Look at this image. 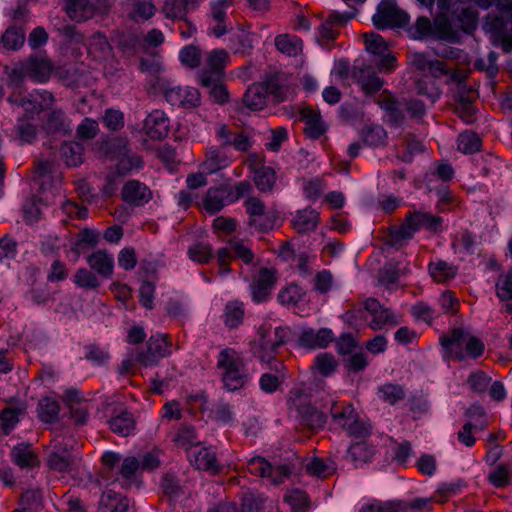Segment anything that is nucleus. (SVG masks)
Returning <instances> with one entry per match:
<instances>
[{
	"mask_svg": "<svg viewBox=\"0 0 512 512\" xmlns=\"http://www.w3.org/2000/svg\"><path fill=\"white\" fill-rule=\"evenodd\" d=\"M216 367L220 371L223 388L228 392L244 389L252 379L246 359L233 348L226 347L218 353Z\"/></svg>",
	"mask_w": 512,
	"mask_h": 512,
	"instance_id": "obj_1",
	"label": "nucleus"
},
{
	"mask_svg": "<svg viewBox=\"0 0 512 512\" xmlns=\"http://www.w3.org/2000/svg\"><path fill=\"white\" fill-rule=\"evenodd\" d=\"M368 69L361 59H355L353 64L348 59H340L335 64L334 73L341 80L351 78L365 96H374L382 89L384 81L382 78L369 75L368 73L373 72H369Z\"/></svg>",
	"mask_w": 512,
	"mask_h": 512,
	"instance_id": "obj_2",
	"label": "nucleus"
},
{
	"mask_svg": "<svg viewBox=\"0 0 512 512\" xmlns=\"http://www.w3.org/2000/svg\"><path fill=\"white\" fill-rule=\"evenodd\" d=\"M331 418L349 437L364 439L371 434V422L359 416L352 403H333L330 409Z\"/></svg>",
	"mask_w": 512,
	"mask_h": 512,
	"instance_id": "obj_3",
	"label": "nucleus"
},
{
	"mask_svg": "<svg viewBox=\"0 0 512 512\" xmlns=\"http://www.w3.org/2000/svg\"><path fill=\"white\" fill-rule=\"evenodd\" d=\"M243 206L247 215V226L257 233H269L282 223L280 212L275 208L266 209L264 202L257 197H248Z\"/></svg>",
	"mask_w": 512,
	"mask_h": 512,
	"instance_id": "obj_4",
	"label": "nucleus"
},
{
	"mask_svg": "<svg viewBox=\"0 0 512 512\" xmlns=\"http://www.w3.org/2000/svg\"><path fill=\"white\" fill-rule=\"evenodd\" d=\"M250 189L251 185L247 181H240L235 186L222 184L218 187H210L203 198V208L208 214L214 215L226 205L237 202L248 194Z\"/></svg>",
	"mask_w": 512,
	"mask_h": 512,
	"instance_id": "obj_5",
	"label": "nucleus"
},
{
	"mask_svg": "<svg viewBox=\"0 0 512 512\" xmlns=\"http://www.w3.org/2000/svg\"><path fill=\"white\" fill-rule=\"evenodd\" d=\"M289 409L296 411V419L304 430L323 429L327 415L310 403L309 397L300 390L292 391L288 400Z\"/></svg>",
	"mask_w": 512,
	"mask_h": 512,
	"instance_id": "obj_6",
	"label": "nucleus"
},
{
	"mask_svg": "<svg viewBox=\"0 0 512 512\" xmlns=\"http://www.w3.org/2000/svg\"><path fill=\"white\" fill-rule=\"evenodd\" d=\"M258 343L252 348L261 362L270 363L291 337V329L286 326L276 327L273 331L260 327Z\"/></svg>",
	"mask_w": 512,
	"mask_h": 512,
	"instance_id": "obj_7",
	"label": "nucleus"
},
{
	"mask_svg": "<svg viewBox=\"0 0 512 512\" xmlns=\"http://www.w3.org/2000/svg\"><path fill=\"white\" fill-rule=\"evenodd\" d=\"M440 344L459 361L465 359V354L460 349L462 345H465L466 354L474 359L480 357L485 349L479 338L465 334L460 328H454L450 334L441 336Z\"/></svg>",
	"mask_w": 512,
	"mask_h": 512,
	"instance_id": "obj_8",
	"label": "nucleus"
},
{
	"mask_svg": "<svg viewBox=\"0 0 512 512\" xmlns=\"http://www.w3.org/2000/svg\"><path fill=\"white\" fill-rule=\"evenodd\" d=\"M405 111L411 118L420 121L426 114V107L420 100L396 101L386 90V116L391 128H401L406 122Z\"/></svg>",
	"mask_w": 512,
	"mask_h": 512,
	"instance_id": "obj_9",
	"label": "nucleus"
},
{
	"mask_svg": "<svg viewBox=\"0 0 512 512\" xmlns=\"http://www.w3.org/2000/svg\"><path fill=\"white\" fill-rule=\"evenodd\" d=\"M507 19L488 14L484 29L494 46L502 47L504 52L512 51V0L511 8H506Z\"/></svg>",
	"mask_w": 512,
	"mask_h": 512,
	"instance_id": "obj_10",
	"label": "nucleus"
},
{
	"mask_svg": "<svg viewBox=\"0 0 512 512\" xmlns=\"http://www.w3.org/2000/svg\"><path fill=\"white\" fill-rule=\"evenodd\" d=\"M365 54L358 57L364 63L365 68H369V75L372 77L381 78L380 75L384 72V37L375 32L364 33L362 35Z\"/></svg>",
	"mask_w": 512,
	"mask_h": 512,
	"instance_id": "obj_11",
	"label": "nucleus"
},
{
	"mask_svg": "<svg viewBox=\"0 0 512 512\" xmlns=\"http://www.w3.org/2000/svg\"><path fill=\"white\" fill-rule=\"evenodd\" d=\"M217 264L219 273L225 275L230 273V263L232 259L241 260L245 265H251L255 261V254L250 247L245 245L239 238H233L229 241V247H222L217 251Z\"/></svg>",
	"mask_w": 512,
	"mask_h": 512,
	"instance_id": "obj_12",
	"label": "nucleus"
},
{
	"mask_svg": "<svg viewBox=\"0 0 512 512\" xmlns=\"http://www.w3.org/2000/svg\"><path fill=\"white\" fill-rule=\"evenodd\" d=\"M110 5L107 0H65V11L71 20L86 21L97 15L109 12Z\"/></svg>",
	"mask_w": 512,
	"mask_h": 512,
	"instance_id": "obj_13",
	"label": "nucleus"
},
{
	"mask_svg": "<svg viewBox=\"0 0 512 512\" xmlns=\"http://www.w3.org/2000/svg\"><path fill=\"white\" fill-rule=\"evenodd\" d=\"M171 345L168 334L152 335L146 343V349L137 353L136 361L145 367L153 366L171 354Z\"/></svg>",
	"mask_w": 512,
	"mask_h": 512,
	"instance_id": "obj_14",
	"label": "nucleus"
},
{
	"mask_svg": "<svg viewBox=\"0 0 512 512\" xmlns=\"http://www.w3.org/2000/svg\"><path fill=\"white\" fill-rule=\"evenodd\" d=\"M229 62V54L224 49H213L205 59V65L198 74L199 84L208 85L221 80L225 67Z\"/></svg>",
	"mask_w": 512,
	"mask_h": 512,
	"instance_id": "obj_15",
	"label": "nucleus"
},
{
	"mask_svg": "<svg viewBox=\"0 0 512 512\" xmlns=\"http://www.w3.org/2000/svg\"><path fill=\"white\" fill-rule=\"evenodd\" d=\"M163 94L172 106L192 109L200 105L201 97L198 89L190 86L180 87L170 83L163 85Z\"/></svg>",
	"mask_w": 512,
	"mask_h": 512,
	"instance_id": "obj_16",
	"label": "nucleus"
},
{
	"mask_svg": "<svg viewBox=\"0 0 512 512\" xmlns=\"http://www.w3.org/2000/svg\"><path fill=\"white\" fill-rule=\"evenodd\" d=\"M276 283L277 270L275 268L261 267L250 285L253 302L262 303L267 301Z\"/></svg>",
	"mask_w": 512,
	"mask_h": 512,
	"instance_id": "obj_17",
	"label": "nucleus"
},
{
	"mask_svg": "<svg viewBox=\"0 0 512 512\" xmlns=\"http://www.w3.org/2000/svg\"><path fill=\"white\" fill-rule=\"evenodd\" d=\"M233 0H212L208 15L210 26L208 34L216 38L224 36L228 32V10L232 7Z\"/></svg>",
	"mask_w": 512,
	"mask_h": 512,
	"instance_id": "obj_18",
	"label": "nucleus"
},
{
	"mask_svg": "<svg viewBox=\"0 0 512 512\" xmlns=\"http://www.w3.org/2000/svg\"><path fill=\"white\" fill-rule=\"evenodd\" d=\"M215 136L219 146L227 150L232 147L236 151L247 152L252 147V140L244 132L233 131L226 124L217 126Z\"/></svg>",
	"mask_w": 512,
	"mask_h": 512,
	"instance_id": "obj_19",
	"label": "nucleus"
},
{
	"mask_svg": "<svg viewBox=\"0 0 512 512\" xmlns=\"http://www.w3.org/2000/svg\"><path fill=\"white\" fill-rule=\"evenodd\" d=\"M334 334L329 328H313L303 329L300 333L297 343L300 347L308 350L324 349L333 341Z\"/></svg>",
	"mask_w": 512,
	"mask_h": 512,
	"instance_id": "obj_20",
	"label": "nucleus"
},
{
	"mask_svg": "<svg viewBox=\"0 0 512 512\" xmlns=\"http://www.w3.org/2000/svg\"><path fill=\"white\" fill-rule=\"evenodd\" d=\"M121 197L127 204L133 207H141L152 199V191L146 184L133 179L124 184Z\"/></svg>",
	"mask_w": 512,
	"mask_h": 512,
	"instance_id": "obj_21",
	"label": "nucleus"
},
{
	"mask_svg": "<svg viewBox=\"0 0 512 512\" xmlns=\"http://www.w3.org/2000/svg\"><path fill=\"white\" fill-rule=\"evenodd\" d=\"M406 220L410 223L413 232L424 228L432 233H439L443 230V218L422 210L409 211Z\"/></svg>",
	"mask_w": 512,
	"mask_h": 512,
	"instance_id": "obj_22",
	"label": "nucleus"
},
{
	"mask_svg": "<svg viewBox=\"0 0 512 512\" xmlns=\"http://www.w3.org/2000/svg\"><path fill=\"white\" fill-rule=\"evenodd\" d=\"M170 120L164 111L155 109L144 120V131L152 140H162L167 137Z\"/></svg>",
	"mask_w": 512,
	"mask_h": 512,
	"instance_id": "obj_23",
	"label": "nucleus"
},
{
	"mask_svg": "<svg viewBox=\"0 0 512 512\" xmlns=\"http://www.w3.org/2000/svg\"><path fill=\"white\" fill-rule=\"evenodd\" d=\"M233 155L221 146H211L206 151L203 169L207 174H214L227 168L232 162Z\"/></svg>",
	"mask_w": 512,
	"mask_h": 512,
	"instance_id": "obj_24",
	"label": "nucleus"
},
{
	"mask_svg": "<svg viewBox=\"0 0 512 512\" xmlns=\"http://www.w3.org/2000/svg\"><path fill=\"white\" fill-rule=\"evenodd\" d=\"M414 234L410 223H408L405 217L400 225L390 226L386 230V248L390 247L399 250L409 243Z\"/></svg>",
	"mask_w": 512,
	"mask_h": 512,
	"instance_id": "obj_25",
	"label": "nucleus"
},
{
	"mask_svg": "<svg viewBox=\"0 0 512 512\" xmlns=\"http://www.w3.org/2000/svg\"><path fill=\"white\" fill-rule=\"evenodd\" d=\"M90 269L103 279H110L114 271V258L107 250H97L86 258Z\"/></svg>",
	"mask_w": 512,
	"mask_h": 512,
	"instance_id": "obj_26",
	"label": "nucleus"
},
{
	"mask_svg": "<svg viewBox=\"0 0 512 512\" xmlns=\"http://www.w3.org/2000/svg\"><path fill=\"white\" fill-rule=\"evenodd\" d=\"M267 90V98L272 102L279 104L287 99L289 87L286 79L279 73L267 76L263 81L259 82Z\"/></svg>",
	"mask_w": 512,
	"mask_h": 512,
	"instance_id": "obj_27",
	"label": "nucleus"
},
{
	"mask_svg": "<svg viewBox=\"0 0 512 512\" xmlns=\"http://www.w3.org/2000/svg\"><path fill=\"white\" fill-rule=\"evenodd\" d=\"M320 223V214L311 207L297 210L292 219V227L299 234H307L314 231Z\"/></svg>",
	"mask_w": 512,
	"mask_h": 512,
	"instance_id": "obj_28",
	"label": "nucleus"
},
{
	"mask_svg": "<svg viewBox=\"0 0 512 512\" xmlns=\"http://www.w3.org/2000/svg\"><path fill=\"white\" fill-rule=\"evenodd\" d=\"M24 64L28 78L35 82H45L49 79L52 65L46 57L30 56Z\"/></svg>",
	"mask_w": 512,
	"mask_h": 512,
	"instance_id": "obj_29",
	"label": "nucleus"
},
{
	"mask_svg": "<svg viewBox=\"0 0 512 512\" xmlns=\"http://www.w3.org/2000/svg\"><path fill=\"white\" fill-rule=\"evenodd\" d=\"M192 462L198 470L209 472L211 475L219 474L222 469L213 447H201L198 449L193 454Z\"/></svg>",
	"mask_w": 512,
	"mask_h": 512,
	"instance_id": "obj_30",
	"label": "nucleus"
},
{
	"mask_svg": "<svg viewBox=\"0 0 512 512\" xmlns=\"http://www.w3.org/2000/svg\"><path fill=\"white\" fill-rule=\"evenodd\" d=\"M43 129L50 135H68L72 128L62 109H52L43 123Z\"/></svg>",
	"mask_w": 512,
	"mask_h": 512,
	"instance_id": "obj_31",
	"label": "nucleus"
},
{
	"mask_svg": "<svg viewBox=\"0 0 512 512\" xmlns=\"http://www.w3.org/2000/svg\"><path fill=\"white\" fill-rule=\"evenodd\" d=\"M249 167L254 173V183L261 192H269L276 183V172L273 168L265 165H259L256 161L250 159Z\"/></svg>",
	"mask_w": 512,
	"mask_h": 512,
	"instance_id": "obj_32",
	"label": "nucleus"
},
{
	"mask_svg": "<svg viewBox=\"0 0 512 512\" xmlns=\"http://www.w3.org/2000/svg\"><path fill=\"white\" fill-rule=\"evenodd\" d=\"M363 320L373 330L384 328V308L376 298H367L364 302Z\"/></svg>",
	"mask_w": 512,
	"mask_h": 512,
	"instance_id": "obj_33",
	"label": "nucleus"
},
{
	"mask_svg": "<svg viewBox=\"0 0 512 512\" xmlns=\"http://www.w3.org/2000/svg\"><path fill=\"white\" fill-rule=\"evenodd\" d=\"M243 104L251 111H261L267 106V90L259 82L251 84L242 98Z\"/></svg>",
	"mask_w": 512,
	"mask_h": 512,
	"instance_id": "obj_34",
	"label": "nucleus"
},
{
	"mask_svg": "<svg viewBox=\"0 0 512 512\" xmlns=\"http://www.w3.org/2000/svg\"><path fill=\"white\" fill-rule=\"evenodd\" d=\"M140 469L139 459L134 456L124 458L114 483H119L126 489L130 488L136 482V474Z\"/></svg>",
	"mask_w": 512,
	"mask_h": 512,
	"instance_id": "obj_35",
	"label": "nucleus"
},
{
	"mask_svg": "<svg viewBox=\"0 0 512 512\" xmlns=\"http://www.w3.org/2000/svg\"><path fill=\"white\" fill-rule=\"evenodd\" d=\"M108 424L113 433L122 437L134 434L136 429V420L134 415L127 410H123L114 417H111Z\"/></svg>",
	"mask_w": 512,
	"mask_h": 512,
	"instance_id": "obj_36",
	"label": "nucleus"
},
{
	"mask_svg": "<svg viewBox=\"0 0 512 512\" xmlns=\"http://www.w3.org/2000/svg\"><path fill=\"white\" fill-rule=\"evenodd\" d=\"M99 240L100 235L97 230L88 227L83 228L78 232L75 241L71 243V250L77 255H80L95 248Z\"/></svg>",
	"mask_w": 512,
	"mask_h": 512,
	"instance_id": "obj_37",
	"label": "nucleus"
},
{
	"mask_svg": "<svg viewBox=\"0 0 512 512\" xmlns=\"http://www.w3.org/2000/svg\"><path fill=\"white\" fill-rule=\"evenodd\" d=\"M229 43L235 54H250L258 43V36L256 33L241 30L230 36Z\"/></svg>",
	"mask_w": 512,
	"mask_h": 512,
	"instance_id": "obj_38",
	"label": "nucleus"
},
{
	"mask_svg": "<svg viewBox=\"0 0 512 512\" xmlns=\"http://www.w3.org/2000/svg\"><path fill=\"white\" fill-rule=\"evenodd\" d=\"M428 272L436 283H446L456 277L458 268L445 260L437 259L428 264Z\"/></svg>",
	"mask_w": 512,
	"mask_h": 512,
	"instance_id": "obj_39",
	"label": "nucleus"
},
{
	"mask_svg": "<svg viewBox=\"0 0 512 512\" xmlns=\"http://www.w3.org/2000/svg\"><path fill=\"white\" fill-rule=\"evenodd\" d=\"M99 149L107 158L114 161L130 149L129 141L122 136L107 138L100 142Z\"/></svg>",
	"mask_w": 512,
	"mask_h": 512,
	"instance_id": "obj_40",
	"label": "nucleus"
},
{
	"mask_svg": "<svg viewBox=\"0 0 512 512\" xmlns=\"http://www.w3.org/2000/svg\"><path fill=\"white\" fill-rule=\"evenodd\" d=\"M84 150L80 142L65 141L61 144L60 155L68 167H78L83 163Z\"/></svg>",
	"mask_w": 512,
	"mask_h": 512,
	"instance_id": "obj_41",
	"label": "nucleus"
},
{
	"mask_svg": "<svg viewBox=\"0 0 512 512\" xmlns=\"http://www.w3.org/2000/svg\"><path fill=\"white\" fill-rule=\"evenodd\" d=\"M13 462L24 469H32L39 465L37 455L31 450L29 444L20 443L11 450Z\"/></svg>",
	"mask_w": 512,
	"mask_h": 512,
	"instance_id": "obj_42",
	"label": "nucleus"
},
{
	"mask_svg": "<svg viewBox=\"0 0 512 512\" xmlns=\"http://www.w3.org/2000/svg\"><path fill=\"white\" fill-rule=\"evenodd\" d=\"M245 307L243 302L234 300L228 301L223 312V323L229 329L238 328L244 320Z\"/></svg>",
	"mask_w": 512,
	"mask_h": 512,
	"instance_id": "obj_43",
	"label": "nucleus"
},
{
	"mask_svg": "<svg viewBox=\"0 0 512 512\" xmlns=\"http://www.w3.org/2000/svg\"><path fill=\"white\" fill-rule=\"evenodd\" d=\"M115 166V173L118 176H126L133 171H138L143 168L144 161L142 156L137 153H132L129 150L124 153V155L120 156L117 160Z\"/></svg>",
	"mask_w": 512,
	"mask_h": 512,
	"instance_id": "obj_44",
	"label": "nucleus"
},
{
	"mask_svg": "<svg viewBox=\"0 0 512 512\" xmlns=\"http://www.w3.org/2000/svg\"><path fill=\"white\" fill-rule=\"evenodd\" d=\"M37 412L42 422L52 424L58 420L60 405L57 400L51 397H44L38 402Z\"/></svg>",
	"mask_w": 512,
	"mask_h": 512,
	"instance_id": "obj_45",
	"label": "nucleus"
},
{
	"mask_svg": "<svg viewBox=\"0 0 512 512\" xmlns=\"http://www.w3.org/2000/svg\"><path fill=\"white\" fill-rule=\"evenodd\" d=\"M305 294L306 292L299 285L290 283L280 289L277 300L283 306L296 307L303 300Z\"/></svg>",
	"mask_w": 512,
	"mask_h": 512,
	"instance_id": "obj_46",
	"label": "nucleus"
},
{
	"mask_svg": "<svg viewBox=\"0 0 512 512\" xmlns=\"http://www.w3.org/2000/svg\"><path fill=\"white\" fill-rule=\"evenodd\" d=\"M118 48L127 56H134L144 50L141 35L129 32L123 33L118 40Z\"/></svg>",
	"mask_w": 512,
	"mask_h": 512,
	"instance_id": "obj_47",
	"label": "nucleus"
},
{
	"mask_svg": "<svg viewBox=\"0 0 512 512\" xmlns=\"http://www.w3.org/2000/svg\"><path fill=\"white\" fill-rule=\"evenodd\" d=\"M407 272L408 263L406 262L403 253H401L399 259L396 262L389 260V262L386 264V289H390V285L397 284L400 277L405 275Z\"/></svg>",
	"mask_w": 512,
	"mask_h": 512,
	"instance_id": "obj_48",
	"label": "nucleus"
},
{
	"mask_svg": "<svg viewBox=\"0 0 512 512\" xmlns=\"http://www.w3.org/2000/svg\"><path fill=\"white\" fill-rule=\"evenodd\" d=\"M423 151V144L410 133H407L402 141V150L396 157L403 162H412L415 155Z\"/></svg>",
	"mask_w": 512,
	"mask_h": 512,
	"instance_id": "obj_49",
	"label": "nucleus"
},
{
	"mask_svg": "<svg viewBox=\"0 0 512 512\" xmlns=\"http://www.w3.org/2000/svg\"><path fill=\"white\" fill-rule=\"evenodd\" d=\"M452 249L455 253L473 254L475 236L468 230H462L452 236Z\"/></svg>",
	"mask_w": 512,
	"mask_h": 512,
	"instance_id": "obj_50",
	"label": "nucleus"
},
{
	"mask_svg": "<svg viewBox=\"0 0 512 512\" xmlns=\"http://www.w3.org/2000/svg\"><path fill=\"white\" fill-rule=\"evenodd\" d=\"M284 501L293 512H307L310 507L308 494L301 489H292L286 492Z\"/></svg>",
	"mask_w": 512,
	"mask_h": 512,
	"instance_id": "obj_51",
	"label": "nucleus"
},
{
	"mask_svg": "<svg viewBox=\"0 0 512 512\" xmlns=\"http://www.w3.org/2000/svg\"><path fill=\"white\" fill-rule=\"evenodd\" d=\"M409 21V15L405 11L395 8L392 0H386V28H403Z\"/></svg>",
	"mask_w": 512,
	"mask_h": 512,
	"instance_id": "obj_52",
	"label": "nucleus"
},
{
	"mask_svg": "<svg viewBox=\"0 0 512 512\" xmlns=\"http://www.w3.org/2000/svg\"><path fill=\"white\" fill-rule=\"evenodd\" d=\"M474 91L469 90L468 95L461 94L456 101L455 110L459 117L466 123L473 122L475 114V107L473 105Z\"/></svg>",
	"mask_w": 512,
	"mask_h": 512,
	"instance_id": "obj_53",
	"label": "nucleus"
},
{
	"mask_svg": "<svg viewBox=\"0 0 512 512\" xmlns=\"http://www.w3.org/2000/svg\"><path fill=\"white\" fill-rule=\"evenodd\" d=\"M481 146V138L473 131H465L458 136L457 147L464 154L476 153L480 150Z\"/></svg>",
	"mask_w": 512,
	"mask_h": 512,
	"instance_id": "obj_54",
	"label": "nucleus"
},
{
	"mask_svg": "<svg viewBox=\"0 0 512 512\" xmlns=\"http://www.w3.org/2000/svg\"><path fill=\"white\" fill-rule=\"evenodd\" d=\"M275 46L279 52L287 56H297L302 51L301 40L287 34L276 36Z\"/></svg>",
	"mask_w": 512,
	"mask_h": 512,
	"instance_id": "obj_55",
	"label": "nucleus"
},
{
	"mask_svg": "<svg viewBox=\"0 0 512 512\" xmlns=\"http://www.w3.org/2000/svg\"><path fill=\"white\" fill-rule=\"evenodd\" d=\"M35 121L27 117H18L16 132L22 142L31 144L36 139L38 130Z\"/></svg>",
	"mask_w": 512,
	"mask_h": 512,
	"instance_id": "obj_56",
	"label": "nucleus"
},
{
	"mask_svg": "<svg viewBox=\"0 0 512 512\" xmlns=\"http://www.w3.org/2000/svg\"><path fill=\"white\" fill-rule=\"evenodd\" d=\"M187 254L192 261L207 264L213 258V249L208 243L196 242L188 248Z\"/></svg>",
	"mask_w": 512,
	"mask_h": 512,
	"instance_id": "obj_57",
	"label": "nucleus"
},
{
	"mask_svg": "<svg viewBox=\"0 0 512 512\" xmlns=\"http://www.w3.org/2000/svg\"><path fill=\"white\" fill-rule=\"evenodd\" d=\"M348 456L355 463L369 462L373 458L374 449L364 441H358L350 445Z\"/></svg>",
	"mask_w": 512,
	"mask_h": 512,
	"instance_id": "obj_58",
	"label": "nucleus"
},
{
	"mask_svg": "<svg viewBox=\"0 0 512 512\" xmlns=\"http://www.w3.org/2000/svg\"><path fill=\"white\" fill-rule=\"evenodd\" d=\"M23 412L18 407H7L0 413V431L4 435L10 434V432L16 427L19 422V415Z\"/></svg>",
	"mask_w": 512,
	"mask_h": 512,
	"instance_id": "obj_59",
	"label": "nucleus"
},
{
	"mask_svg": "<svg viewBox=\"0 0 512 512\" xmlns=\"http://www.w3.org/2000/svg\"><path fill=\"white\" fill-rule=\"evenodd\" d=\"M188 5V0H166L162 7V12L168 19H184L188 11Z\"/></svg>",
	"mask_w": 512,
	"mask_h": 512,
	"instance_id": "obj_60",
	"label": "nucleus"
},
{
	"mask_svg": "<svg viewBox=\"0 0 512 512\" xmlns=\"http://www.w3.org/2000/svg\"><path fill=\"white\" fill-rule=\"evenodd\" d=\"M74 284L83 289L96 290L100 287L97 276L86 268H79L73 277Z\"/></svg>",
	"mask_w": 512,
	"mask_h": 512,
	"instance_id": "obj_61",
	"label": "nucleus"
},
{
	"mask_svg": "<svg viewBox=\"0 0 512 512\" xmlns=\"http://www.w3.org/2000/svg\"><path fill=\"white\" fill-rule=\"evenodd\" d=\"M181 64L190 69L198 68L201 63V50L198 46L190 44L184 46L179 52Z\"/></svg>",
	"mask_w": 512,
	"mask_h": 512,
	"instance_id": "obj_62",
	"label": "nucleus"
},
{
	"mask_svg": "<svg viewBox=\"0 0 512 512\" xmlns=\"http://www.w3.org/2000/svg\"><path fill=\"white\" fill-rule=\"evenodd\" d=\"M411 315L417 320L432 325L433 321L439 317V313L425 302H417L411 308Z\"/></svg>",
	"mask_w": 512,
	"mask_h": 512,
	"instance_id": "obj_63",
	"label": "nucleus"
},
{
	"mask_svg": "<svg viewBox=\"0 0 512 512\" xmlns=\"http://www.w3.org/2000/svg\"><path fill=\"white\" fill-rule=\"evenodd\" d=\"M314 367L322 376L333 374L337 368V361L332 353H320L315 357Z\"/></svg>",
	"mask_w": 512,
	"mask_h": 512,
	"instance_id": "obj_64",
	"label": "nucleus"
}]
</instances>
